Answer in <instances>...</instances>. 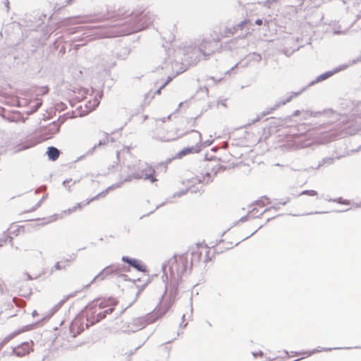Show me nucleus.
Returning a JSON list of instances; mask_svg holds the SVG:
<instances>
[{"mask_svg": "<svg viewBox=\"0 0 361 361\" xmlns=\"http://www.w3.org/2000/svg\"><path fill=\"white\" fill-rule=\"evenodd\" d=\"M238 32L236 28L234 25H228L227 24L224 29V30L221 31V36L222 37H230L233 35Z\"/></svg>", "mask_w": 361, "mask_h": 361, "instance_id": "nucleus-22", "label": "nucleus"}, {"mask_svg": "<svg viewBox=\"0 0 361 361\" xmlns=\"http://www.w3.org/2000/svg\"><path fill=\"white\" fill-rule=\"evenodd\" d=\"M262 23H263L262 19H257L255 20V24L257 25H262Z\"/></svg>", "mask_w": 361, "mask_h": 361, "instance_id": "nucleus-52", "label": "nucleus"}, {"mask_svg": "<svg viewBox=\"0 0 361 361\" xmlns=\"http://www.w3.org/2000/svg\"><path fill=\"white\" fill-rule=\"evenodd\" d=\"M168 271L169 272V278L176 279L181 281V278L187 272L189 265L188 257L180 255L171 262H169Z\"/></svg>", "mask_w": 361, "mask_h": 361, "instance_id": "nucleus-5", "label": "nucleus"}, {"mask_svg": "<svg viewBox=\"0 0 361 361\" xmlns=\"http://www.w3.org/2000/svg\"><path fill=\"white\" fill-rule=\"evenodd\" d=\"M121 260L139 271L147 272L146 266L140 259L131 258L128 256H123Z\"/></svg>", "mask_w": 361, "mask_h": 361, "instance_id": "nucleus-17", "label": "nucleus"}, {"mask_svg": "<svg viewBox=\"0 0 361 361\" xmlns=\"http://www.w3.org/2000/svg\"><path fill=\"white\" fill-rule=\"evenodd\" d=\"M310 195V196H316L317 195V192L314 190H305L300 192V195Z\"/></svg>", "mask_w": 361, "mask_h": 361, "instance_id": "nucleus-36", "label": "nucleus"}, {"mask_svg": "<svg viewBox=\"0 0 361 361\" xmlns=\"http://www.w3.org/2000/svg\"><path fill=\"white\" fill-rule=\"evenodd\" d=\"M196 119H197V117L195 118H190L188 123H191V126L195 127L197 125Z\"/></svg>", "mask_w": 361, "mask_h": 361, "instance_id": "nucleus-47", "label": "nucleus"}, {"mask_svg": "<svg viewBox=\"0 0 361 361\" xmlns=\"http://www.w3.org/2000/svg\"><path fill=\"white\" fill-rule=\"evenodd\" d=\"M129 267H126L121 264H114L106 267L102 269L88 284L85 286V288H88L92 283L96 281H102L107 276H117L119 271H129Z\"/></svg>", "mask_w": 361, "mask_h": 361, "instance_id": "nucleus-7", "label": "nucleus"}, {"mask_svg": "<svg viewBox=\"0 0 361 361\" xmlns=\"http://www.w3.org/2000/svg\"><path fill=\"white\" fill-rule=\"evenodd\" d=\"M212 141L207 140L204 142V146L205 147L209 146L212 145Z\"/></svg>", "mask_w": 361, "mask_h": 361, "instance_id": "nucleus-56", "label": "nucleus"}, {"mask_svg": "<svg viewBox=\"0 0 361 361\" xmlns=\"http://www.w3.org/2000/svg\"><path fill=\"white\" fill-rule=\"evenodd\" d=\"M257 213V208H253L251 211H250L248 213L250 214V213Z\"/></svg>", "mask_w": 361, "mask_h": 361, "instance_id": "nucleus-61", "label": "nucleus"}, {"mask_svg": "<svg viewBox=\"0 0 361 361\" xmlns=\"http://www.w3.org/2000/svg\"><path fill=\"white\" fill-rule=\"evenodd\" d=\"M336 349H340V348H322L321 349L315 348V349L312 350V351H307V352L292 351L291 353L293 354V355H295V356L299 355H305V354L307 355V356H310L314 353H319L321 351L329 352V351H331L332 350H336Z\"/></svg>", "mask_w": 361, "mask_h": 361, "instance_id": "nucleus-21", "label": "nucleus"}, {"mask_svg": "<svg viewBox=\"0 0 361 361\" xmlns=\"http://www.w3.org/2000/svg\"><path fill=\"white\" fill-rule=\"evenodd\" d=\"M249 33V28L247 27L245 30V32L242 35V37H245Z\"/></svg>", "mask_w": 361, "mask_h": 361, "instance_id": "nucleus-59", "label": "nucleus"}, {"mask_svg": "<svg viewBox=\"0 0 361 361\" xmlns=\"http://www.w3.org/2000/svg\"><path fill=\"white\" fill-rule=\"evenodd\" d=\"M34 343L32 341L23 342L21 344L12 348L11 352L8 353L9 355H15L17 357H23L30 353L32 349Z\"/></svg>", "mask_w": 361, "mask_h": 361, "instance_id": "nucleus-14", "label": "nucleus"}, {"mask_svg": "<svg viewBox=\"0 0 361 361\" xmlns=\"http://www.w3.org/2000/svg\"><path fill=\"white\" fill-rule=\"evenodd\" d=\"M75 295V293H71V294L67 295L65 298L60 300L59 302V303L54 306V312L57 311L63 305V303L66 301V300L68 298H69L71 297H74Z\"/></svg>", "mask_w": 361, "mask_h": 361, "instance_id": "nucleus-32", "label": "nucleus"}, {"mask_svg": "<svg viewBox=\"0 0 361 361\" xmlns=\"http://www.w3.org/2000/svg\"><path fill=\"white\" fill-rule=\"evenodd\" d=\"M37 314H38V313H37V310H33V312H32V315L33 317H35V316H36V315H37Z\"/></svg>", "mask_w": 361, "mask_h": 361, "instance_id": "nucleus-64", "label": "nucleus"}, {"mask_svg": "<svg viewBox=\"0 0 361 361\" xmlns=\"http://www.w3.org/2000/svg\"><path fill=\"white\" fill-rule=\"evenodd\" d=\"M105 137L103 140L99 141L97 144H95L92 148H90L86 153L87 155L92 154L94 150L102 145H106L109 142L108 133H105Z\"/></svg>", "mask_w": 361, "mask_h": 361, "instance_id": "nucleus-26", "label": "nucleus"}, {"mask_svg": "<svg viewBox=\"0 0 361 361\" xmlns=\"http://www.w3.org/2000/svg\"><path fill=\"white\" fill-rule=\"evenodd\" d=\"M255 204L261 207L264 206L266 204L263 202L262 200H258L255 202Z\"/></svg>", "mask_w": 361, "mask_h": 361, "instance_id": "nucleus-49", "label": "nucleus"}, {"mask_svg": "<svg viewBox=\"0 0 361 361\" xmlns=\"http://www.w3.org/2000/svg\"><path fill=\"white\" fill-rule=\"evenodd\" d=\"M105 15L100 16L99 18H95V15L94 16H86L82 17V20H80L81 23H92L96 20H103L106 19Z\"/></svg>", "mask_w": 361, "mask_h": 361, "instance_id": "nucleus-27", "label": "nucleus"}, {"mask_svg": "<svg viewBox=\"0 0 361 361\" xmlns=\"http://www.w3.org/2000/svg\"><path fill=\"white\" fill-rule=\"evenodd\" d=\"M252 355L256 357L257 356H262L264 355L263 352L262 350H259V352H252Z\"/></svg>", "mask_w": 361, "mask_h": 361, "instance_id": "nucleus-48", "label": "nucleus"}, {"mask_svg": "<svg viewBox=\"0 0 361 361\" xmlns=\"http://www.w3.org/2000/svg\"><path fill=\"white\" fill-rule=\"evenodd\" d=\"M167 267L168 265L166 264H163L161 269L164 273L162 276L163 282L165 283V290L164 295H165L169 290V300L165 301L163 305H161L157 307L161 308L159 315H164L176 300L177 295L178 294V285L180 282L176 279L169 278Z\"/></svg>", "mask_w": 361, "mask_h": 361, "instance_id": "nucleus-4", "label": "nucleus"}, {"mask_svg": "<svg viewBox=\"0 0 361 361\" xmlns=\"http://www.w3.org/2000/svg\"><path fill=\"white\" fill-rule=\"evenodd\" d=\"M305 89H306V87H303L299 92H292L285 99H280L278 102H276L274 104V106H272L270 108H268L267 111H263L262 114V116H257V118L253 119V120H252L251 123H250L249 124H252V123H255L259 121L262 116H264L266 115H268V114L272 113L274 110L278 109L279 106H281L282 105H285L287 103L290 102L294 97H297V96L300 95Z\"/></svg>", "mask_w": 361, "mask_h": 361, "instance_id": "nucleus-10", "label": "nucleus"}, {"mask_svg": "<svg viewBox=\"0 0 361 361\" xmlns=\"http://www.w3.org/2000/svg\"><path fill=\"white\" fill-rule=\"evenodd\" d=\"M329 202H337L339 204H349L350 202L347 200H343L342 197L335 198V199H330L329 200Z\"/></svg>", "mask_w": 361, "mask_h": 361, "instance_id": "nucleus-35", "label": "nucleus"}, {"mask_svg": "<svg viewBox=\"0 0 361 361\" xmlns=\"http://www.w3.org/2000/svg\"><path fill=\"white\" fill-rule=\"evenodd\" d=\"M188 190L176 192L173 194V197H180L182 195H185Z\"/></svg>", "mask_w": 361, "mask_h": 361, "instance_id": "nucleus-43", "label": "nucleus"}, {"mask_svg": "<svg viewBox=\"0 0 361 361\" xmlns=\"http://www.w3.org/2000/svg\"><path fill=\"white\" fill-rule=\"evenodd\" d=\"M84 330L80 319H75L69 325V334L72 338L76 337Z\"/></svg>", "mask_w": 361, "mask_h": 361, "instance_id": "nucleus-19", "label": "nucleus"}, {"mask_svg": "<svg viewBox=\"0 0 361 361\" xmlns=\"http://www.w3.org/2000/svg\"><path fill=\"white\" fill-rule=\"evenodd\" d=\"M261 198H262V199H263V198H264V199H265V200H268L267 204H270V203H271L270 200H269L267 196H263V197H262Z\"/></svg>", "mask_w": 361, "mask_h": 361, "instance_id": "nucleus-63", "label": "nucleus"}, {"mask_svg": "<svg viewBox=\"0 0 361 361\" xmlns=\"http://www.w3.org/2000/svg\"><path fill=\"white\" fill-rule=\"evenodd\" d=\"M46 154L49 160L56 161L59 157L60 151L56 147L50 146L47 148Z\"/></svg>", "mask_w": 361, "mask_h": 361, "instance_id": "nucleus-23", "label": "nucleus"}, {"mask_svg": "<svg viewBox=\"0 0 361 361\" xmlns=\"http://www.w3.org/2000/svg\"><path fill=\"white\" fill-rule=\"evenodd\" d=\"M358 133H361V104L351 109V114L348 120H343L336 131L331 133L329 137L335 140Z\"/></svg>", "mask_w": 361, "mask_h": 361, "instance_id": "nucleus-2", "label": "nucleus"}, {"mask_svg": "<svg viewBox=\"0 0 361 361\" xmlns=\"http://www.w3.org/2000/svg\"><path fill=\"white\" fill-rule=\"evenodd\" d=\"M91 303H94V307H97L98 310H101L103 308L106 307L109 305L114 306L116 305L117 302L115 299L109 298V299H97L92 301Z\"/></svg>", "mask_w": 361, "mask_h": 361, "instance_id": "nucleus-20", "label": "nucleus"}, {"mask_svg": "<svg viewBox=\"0 0 361 361\" xmlns=\"http://www.w3.org/2000/svg\"><path fill=\"white\" fill-rule=\"evenodd\" d=\"M114 310V307H111L107 308L105 310L99 311L97 313L99 322H100L102 319H104L107 314H111Z\"/></svg>", "mask_w": 361, "mask_h": 361, "instance_id": "nucleus-28", "label": "nucleus"}, {"mask_svg": "<svg viewBox=\"0 0 361 361\" xmlns=\"http://www.w3.org/2000/svg\"><path fill=\"white\" fill-rule=\"evenodd\" d=\"M221 40V37H219V35L216 36V37H214L213 38V41H212L213 42V44L214 46H215L216 44H217L218 42H219Z\"/></svg>", "mask_w": 361, "mask_h": 361, "instance_id": "nucleus-46", "label": "nucleus"}, {"mask_svg": "<svg viewBox=\"0 0 361 361\" xmlns=\"http://www.w3.org/2000/svg\"><path fill=\"white\" fill-rule=\"evenodd\" d=\"M76 258V254L72 253L69 255V257L63 261V264H68L69 262H73Z\"/></svg>", "mask_w": 361, "mask_h": 361, "instance_id": "nucleus-40", "label": "nucleus"}, {"mask_svg": "<svg viewBox=\"0 0 361 361\" xmlns=\"http://www.w3.org/2000/svg\"><path fill=\"white\" fill-rule=\"evenodd\" d=\"M207 171L204 175L202 176V179L199 178L198 182L208 183L213 180L214 176L217 175L219 171L224 170L225 169L224 166L219 164H212V162L207 163Z\"/></svg>", "mask_w": 361, "mask_h": 361, "instance_id": "nucleus-12", "label": "nucleus"}, {"mask_svg": "<svg viewBox=\"0 0 361 361\" xmlns=\"http://www.w3.org/2000/svg\"><path fill=\"white\" fill-rule=\"evenodd\" d=\"M65 121L64 118H59L57 121H53L46 126L40 128L39 132L41 136L44 140L51 138L55 134L59 133L61 126Z\"/></svg>", "mask_w": 361, "mask_h": 361, "instance_id": "nucleus-11", "label": "nucleus"}, {"mask_svg": "<svg viewBox=\"0 0 361 361\" xmlns=\"http://www.w3.org/2000/svg\"><path fill=\"white\" fill-rule=\"evenodd\" d=\"M238 63H237L236 64H235L233 67L231 68V69L228 71H226V74L228 73H232L233 71H234V70L238 67Z\"/></svg>", "mask_w": 361, "mask_h": 361, "instance_id": "nucleus-50", "label": "nucleus"}, {"mask_svg": "<svg viewBox=\"0 0 361 361\" xmlns=\"http://www.w3.org/2000/svg\"><path fill=\"white\" fill-rule=\"evenodd\" d=\"M218 45L214 46L213 42L210 40L203 39L197 47L201 49V53L204 56V59H207V57L212 54L216 49H217Z\"/></svg>", "mask_w": 361, "mask_h": 361, "instance_id": "nucleus-16", "label": "nucleus"}, {"mask_svg": "<svg viewBox=\"0 0 361 361\" xmlns=\"http://www.w3.org/2000/svg\"><path fill=\"white\" fill-rule=\"evenodd\" d=\"M264 213L263 211L262 213L258 214V215L255 216V218H261Z\"/></svg>", "mask_w": 361, "mask_h": 361, "instance_id": "nucleus-58", "label": "nucleus"}, {"mask_svg": "<svg viewBox=\"0 0 361 361\" xmlns=\"http://www.w3.org/2000/svg\"><path fill=\"white\" fill-rule=\"evenodd\" d=\"M361 62V52L360 53L359 56L353 59L350 63H348L347 65H349V66L352 64H355L357 63Z\"/></svg>", "mask_w": 361, "mask_h": 361, "instance_id": "nucleus-42", "label": "nucleus"}, {"mask_svg": "<svg viewBox=\"0 0 361 361\" xmlns=\"http://www.w3.org/2000/svg\"><path fill=\"white\" fill-rule=\"evenodd\" d=\"M348 67H349V65H341L338 67H336L332 71L324 72V73H322L321 75H318L314 80L310 82L309 83L308 86H312L316 83H318L319 82L328 79L329 78L331 77L335 73H337L339 71L346 69Z\"/></svg>", "mask_w": 361, "mask_h": 361, "instance_id": "nucleus-15", "label": "nucleus"}, {"mask_svg": "<svg viewBox=\"0 0 361 361\" xmlns=\"http://www.w3.org/2000/svg\"><path fill=\"white\" fill-rule=\"evenodd\" d=\"M63 262H57L54 268L56 270H61V269H66L67 267L69 266L68 264H63Z\"/></svg>", "mask_w": 361, "mask_h": 361, "instance_id": "nucleus-34", "label": "nucleus"}, {"mask_svg": "<svg viewBox=\"0 0 361 361\" xmlns=\"http://www.w3.org/2000/svg\"><path fill=\"white\" fill-rule=\"evenodd\" d=\"M94 303L88 304L84 311L83 314L86 317V327L88 328L90 326H92L94 324L99 322L98 319V310L97 307H94Z\"/></svg>", "mask_w": 361, "mask_h": 361, "instance_id": "nucleus-13", "label": "nucleus"}, {"mask_svg": "<svg viewBox=\"0 0 361 361\" xmlns=\"http://www.w3.org/2000/svg\"><path fill=\"white\" fill-rule=\"evenodd\" d=\"M161 308H155L144 317L135 318L132 322L131 331L135 332L145 328L147 324L154 322L163 315H159Z\"/></svg>", "mask_w": 361, "mask_h": 361, "instance_id": "nucleus-6", "label": "nucleus"}, {"mask_svg": "<svg viewBox=\"0 0 361 361\" xmlns=\"http://www.w3.org/2000/svg\"><path fill=\"white\" fill-rule=\"evenodd\" d=\"M41 205V201H39L35 206L31 209V211L35 210L37 207H40Z\"/></svg>", "mask_w": 361, "mask_h": 361, "instance_id": "nucleus-54", "label": "nucleus"}, {"mask_svg": "<svg viewBox=\"0 0 361 361\" xmlns=\"http://www.w3.org/2000/svg\"><path fill=\"white\" fill-rule=\"evenodd\" d=\"M300 110H296L293 114V116H297L298 115H300Z\"/></svg>", "mask_w": 361, "mask_h": 361, "instance_id": "nucleus-57", "label": "nucleus"}, {"mask_svg": "<svg viewBox=\"0 0 361 361\" xmlns=\"http://www.w3.org/2000/svg\"><path fill=\"white\" fill-rule=\"evenodd\" d=\"M334 159L335 158H333V157H325V158H323L322 159V161H319V164H318V166L317 167V169L322 166H325V165H330V164H332L334 161Z\"/></svg>", "mask_w": 361, "mask_h": 361, "instance_id": "nucleus-29", "label": "nucleus"}, {"mask_svg": "<svg viewBox=\"0 0 361 361\" xmlns=\"http://www.w3.org/2000/svg\"><path fill=\"white\" fill-rule=\"evenodd\" d=\"M5 6L7 8V11H8V8H9V1L8 0H6V2H5Z\"/></svg>", "mask_w": 361, "mask_h": 361, "instance_id": "nucleus-60", "label": "nucleus"}, {"mask_svg": "<svg viewBox=\"0 0 361 361\" xmlns=\"http://www.w3.org/2000/svg\"><path fill=\"white\" fill-rule=\"evenodd\" d=\"M103 97V92H98L97 95L95 96L94 99L92 102H89V104H86L85 107L87 110L80 113V116H83L87 115L88 113L91 112L92 111L94 110L97 106L99 104L100 99Z\"/></svg>", "mask_w": 361, "mask_h": 361, "instance_id": "nucleus-18", "label": "nucleus"}, {"mask_svg": "<svg viewBox=\"0 0 361 361\" xmlns=\"http://www.w3.org/2000/svg\"><path fill=\"white\" fill-rule=\"evenodd\" d=\"M6 344V342H4V340L1 341V342H0V350H1V349L4 348V346Z\"/></svg>", "mask_w": 361, "mask_h": 361, "instance_id": "nucleus-55", "label": "nucleus"}, {"mask_svg": "<svg viewBox=\"0 0 361 361\" xmlns=\"http://www.w3.org/2000/svg\"><path fill=\"white\" fill-rule=\"evenodd\" d=\"M13 238L8 235L6 233H3L2 238H0V247L3 246L4 243L8 240L9 243H12Z\"/></svg>", "mask_w": 361, "mask_h": 361, "instance_id": "nucleus-33", "label": "nucleus"}, {"mask_svg": "<svg viewBox=\"0 0 361 361\" xmlns=\"http://www.w3.org/2000/svg\"><path fill=\"white\" fill-rule=\"evenodd\" d=\"M155 18V15L149 11L133 14L128 24L125 25L126 27L121 30L122 35H129L145 30L154 21Z\"/></svg>", "mask_w": 361, "mask_h": 361, "instance_id": "nucleus-3", "label": "nucleus"}, {"mask_svg": "<svg viewBox=\"0 0 361 361\" xmlns=\"http://www.w3.org/2000/svg\"><path fill=\"white\" fill-rule=\"evenodd\" d=\"M124 271H119L118 273V275L116 276V278L119 280H121V281H130V279L128 278V276L125 274L123 273Z\"/></svg>", "mask_w": 361, "mask_h": 361, "instance_id": "nucleus-38", "label": "nucleus"}, {"mask_svg": "<svg viewBox=\"0 0 361 361\" xmlns=\"http://www.w3.org/2000/svg\"><path fill=\"white\" fill-rule=\"evenodd\" d=\"M182 51L183 55L181 59L182 61H185L189 65H195L203 56L201 49L193 44L185 46Z\"/></svg>", "mask_w": 361, "mask_h": 361, "instance_id": "nucleus-8", "label": "nucleus"}, {"mask_svg": "<svg viewBox=\"0 0 361 361\" xmlns=\"http://www.w3.org/2000/svg\"><path fill=\"white\" fill-rule=\"evenodd\" d=\"M264 226V225H261L259 226L257 229H256L255 231H254L250 235H247V237H245L243 240H246L247 238H249L250 236L253 235L255 233H256L257 232V231H259V229H261L262 227Z\"/></svg>", "mask_w": 361, "mask_h": 361, "instance_id": "nucleus-45", "label": "nucleus"}, {"mask_svg": "<svg viewBox=\"0 0 361 361\" xmlns=\"http://www.w3.org/2000/svg\"><path fill=\"white\" fill-rule=\"evenodd\" d=\"M280 209V207H279V203H276V204H275L274 205H273V206H271V207H268V208L265 209L264 210V212H269V211H270V210H271V209L278 210V209Z\"/></svg>", "mask_w": 361, "mask_h": 361, "instance_id": "nucleus-41", "label": "nucleus"}, {"mask_svg": "<svg viewBox=\"0 0 361 361\" xmlns=\"http://www.w3.org/2000/svg\"><path fill=\"white\" fill-rule=\"evenodd\" d=\"M171 77H168V79L161 85V87L154 92V94H159L161 90L171 80Z\"/></svg>", "mask_w": 361, "mask_h": 361, "instance_id": "nucleus-39", "label": "nucleus"}, {"mask_svg": "<svg viewBox=\"0 0 361 361\" xmlns=\"http://www.w3.org/2000/svg\"><path fill=\"white\" fill-rule=\"evenodd\" d=\"M20 331H15L13 333L10 334L9 335L6 336L3 340L6 343H8L11 339H13L16 336L20 334Z\"/></svg>", "mask_w": 361, "mask_h": 361, "instance_id": "nucleus-37", "label": "nucleus"}, {"mask_svg": "<svg viewBox=\"0 0 361 361\" xmlns=\"http://www.w3.org/2000/svg\"><path fill=\"white\" fill-rule=\"evenodd\" d=\"M290 197H286L284 200H281L279 204L281 205H286L290 202Z\"/></svg>", "mask_w": 361, "mask_h": 361, "instance_id": "nucleus-44", "label": "nucleus"}, {"mask_svg": "<svg viewBox=\"0 0 361 361\" xmlns=\"http://www.w3.org/2000/svg\"><path fill=\"white\" fill-rule=\"evenodd\" d=\"M94 197L91 198L90 200L87 201L85 203L82 204V202L77 203L75 205H74L72 207L68 208L66 210L63 211V214H71L75 212H76L78 209H80L82 206L87 205L90 202L94 201V200H92Z\"/></svg>", "mask_w": 361, "mask_h": 361, "instance_id": "nucleus-25", "label": "nucleus"}, {"mask_svg": "<svg viewBox=\"0 0 361 361\" xmlns=\"http://www.w3.org/2000/svg\"><path fill=\"white\" fill-rule=\"evenodd\" d=\"M190 255V270L195 263H198L200 261L202 257V253L198 249L192 251Z\"/></svg>", "mask_w": 361, "mask_h": 361, "instance_id": "nucleus-24", "label": "nucleus"}, {"mask_svg": "<svg viewBox=\"0 0 361 361\" xmlns=\"http://www.w3.org/2000/svg\"><path fill=\"white\" fill-rule=\"evenodd\" d=\"M247 219H248V214H247V215H245V216H242V217L240 219L239 221L245 222V221H247Z\"/></svg>", "mask_w": 361, "mask_h": 361, "instance_id": "nucleus-51", "label": "nucleus"}, {"mask_svg": "<svg viewBox=\"0 0 361 361\" xmlns=\"http://www.w3.org/2000/svg\"><path fill=\"white\" fill-rule=\"evenodd\" d=\"M70 182H72V179L71 178L66 179V180L63 181V185L66 187V184L69 183Z\"/></svg>", "mask_w": 361, "mask_h": 361, "instance_id": "nucleus-53", "label": "nucleus"}, {"mask_svg": "<svg viewBox=\"0 0 361 361\" xmlns=\"http://www.w3.org/2000/svg\"><path fill=\"white\" fill-rule=\"evenodd\" d=\"M128 175L122 181L108 187L105 190L95 195L92 200H97L99 196L105 195L109 190L120 188L123 183L130 182L133 179L149 180L151 183L157 180L154 176V169L147 162L141 160L135 161L134 164L128 165Z\"/></svg>", "mask_w": 361, "mask_h": 361, "instance_id": "nucleus-1", "label": "nucleus"}, {"mask_svg": "<svg viewBox=\"0 0 361 361\" xmlns=\"http://www.w3.org/2000/svg\"><path fill=\"white\" fill-rule=\"evenodd\" d=\"M250 23V20L249 19H245L234 25H235V27L236 28L237 31H238L240 30H243L247 27V25Z\"/></svg>", "mask_w": 361, "mask_h": 361, "instance_id": "nucleus-30", "label": "nucleus"}, {"mask_svg": "<svg viewBox=\"0 0 361 361\" xmlns=\"http://www.w3.org/2000/svg\"><path fill=\"white\" fill-rule=\"evenodd\" d=\"M334 34H336V35H338V34H343V32H342V31H339V30H334Z\"/></svg>", "mask_w": 361, "mask_h": 361, "instance_id": "nucleus-62", "label": "nucleus"}, {"mask_svg": "<svg viewBox=\"0 0 361 361\" xmlns=\"http://www.w3.org/2000/svg\"><path fill=\"white\" fill-rule=\"evenodd\" d=\"M191 133L194 134L193 139L195 140L196 144L192 147H185L180 151H179L175 156V158L180 159L183 157L192 153H198L201 151L202 147V135L201 133L196 130H191Z\"/></svg>", "mask_w": 361, "mask_h": 361, "instance_id": "nucleus-9", "label": "nucleus"}, {"mask_svg": "<svg viewBox=\"0 0 361 361\" xmlns=\"http://www.w3.org/2000/svg\"><path fill=\"white\" fill-rule=\"evenodd\" d=\"M249 61H255V62H259L262 60V56L259 54L253 52L251 54H249L248 56Z\"/></svg>", "mask_w": 361, "mask_h": 361, "instance_id": "nucleus-31", "label": "nucleus"}]
</instances>
